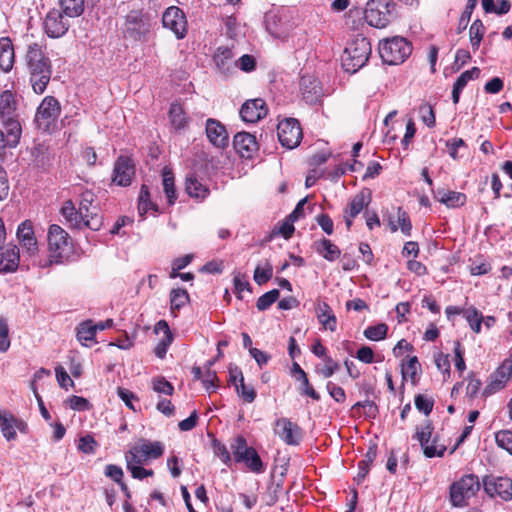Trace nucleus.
<instances>
[{"instance_id":"1","label":"nucleus","mask_w":512,"mask_h":512,"mask_svg":"<svg viewBox=\"0 0 512 512\" xmlns=\"http://www.w3.org/2000/svg\"><path fill=\"white\" fill-rule=\"evenodd\" d=\"M25 63L33 91L36 94L44 93L51 78L52 66L42 45L31 43L27 46Z\"/></svg>"},{"instance_id":"2","label":"nucleus","mask_w":512,"mask_h":512,"mask_svg":"<svg viewBox=\"0 0 512 512\" xmlns=\"http://www.w3.org/2000/svg\"><path fill=\"white\" fill-rule=\"evenodd\" d=\"M0 119L9 134L10 143H18L21 136V125L17 113V101L10 90L0 95Z\"/></svg>"},{"instance_id":"3","label":"nucleus","mask_w":512,"mask_h":512,"mask_svg":"<svg viewBox=\"0 0 512 512\" xmlns=\"http://www.w3.org/2000/svg\"><path fill=\"white\" fill-rule=\"evenodd\" d=\"M371 55V44L362 36H357L345 48L342 55V66L349 73H355L362 68Z\"/></svg>"},{"instance_id":"4","label":"nucleus","mask_w":512,"mask_h":512,"mask_svg":"<svg viewBox=\"0 0 512 512\" xmlns=\"http://www.w3.org/2000/svg\"><path fill=\"white\" fill-rule=\"evenodd\" d=\"M153 26V18L142 10H132L125 17L124 36L134 41H146Z\"/></svg>"},{"instance_id":"5","label":"nucleus","mask_w":512,"mask_h":512,"mask_svg":"<svg viewBox=\"0 0 512 512\" xmlns=\"http://www.w3.org/2000/svg\"><path fill=\"white\" fill-rule=\"evenodd\" d=\"M48 265L61 264L71 252V243L68 233L59 225L52 224L48 230Z\"/></svg>"},{"instance_id":"6","label":"nucleus","mask_w":512,"mask_h":512,"mask_svg":"<svg viewBox=\"0 0 512 512\" xmlns=\"http://www.w3.org/2000/svg\"><path fill=\"white\" fill-rule=\"evenodd\" d=\"M411 52L412 47L410 43L400 36H394L379 43L380 57L383 62L389 65L403 63Z\"/></svg>"},{"instance_id":"7","label":"nucleus","mask_w":512,"mask_h":512,"mask_svg":"<svg viewBox=\"0 0 512 512\" xmlns=\"http://www.w3.org/2000/svg\"><path fill=\"white\" fill-rule=\"evenodd\" d=\"M396 4L389 0H369L364 11V19L372 27H386L392 17Z\"/></svg>"},{"instance_id":"8","label":"nucleus","mask_w":512,"mask_h":512,"mask_svg":"<svg viewBox=\"0 0 512 512\" xmlns=\"http://www.w3.org/2000/svg\"><path fill=\"white\" fill-rule=\"evenodd\" d=\"M480 489L478 476L467 474L450 486V500L455 507H464L467 500L473 497Z\"/></svg>"},{"instance_id":"9","label":"nucleus","mask_w":512,"mask_h":512,"mask_svg":"<svg viewBox=\"0 0 512 512\" xmlns=\"http://www.w3.org/2000/svg\"><path fill=\"white\" fill-rule=\"evenodd\" d=\"M61 112L59 101L53 96H46L35 115V123L43 132L51 133L55 127Z\"/></svg>"},{"instance_id":"10","label":"nucleus","mask_w":512,"mask_h":512,"mask_svg":"<svg viewBox=\"0 0 512 512\" xmlns=\"http://www.w3.org/2000/svg\"><path fill=\"white\" fill-rule=\"evenodd\" d=\"M278 139L283 147L294 149L303 137L302 129L297 119L288 118L277 126Z\"/></svg>"},{"instance_id":"11","label":"nucleus","mask_w":512,"mask_h":512,"mask_svg":"<svg viewBox=\"0 0 512 512\" xmlns=\"http://www.w3.org/2000/svg\"><path fill=\"white\" fill-rule=\"evenodd\" d=\"M432 432L433 426L432 423L428 420L423 425L416 427L414 438L419 441L423 449V453L427 458H432L435 456L442 457L446 451V447L444 445H436V438H434L430 444Z\"/></svg>"},{"instance_id":"12","label":"nucleus","mask_w":512,"mask_h":512,"mask_svg":"<svg viewBox=\"0 0 512 512\" xmlns=\"http://www.w3.org/2000/svg\"><path fill=\"white\" fill-rule=\"evenodd\" d=\"M482 483L488 496L492 498L499 497L504 501L512 499V480L510 478L486 475Z\"/></svg>"},{"instance_id":"13","label":"nucleus","mask_w":512,"mask_h":512,"mask_svg":"<svg viewBox=\"0 0 512 512\" xmlns=\"http://www.w3.org/2000/svg\"><path fill=\"white\" fill-rule=\"evenodd\" d=\"M163 27L174 33L177 39H182L187 33V20L184 12L176 7H168L162 15Z\"/></svg>"},{"instance_id":"14","label":"nucleus","mask_w":512,"mask_h":512,"mask_svg":"<svg viewBox=\"0 0 512 512\" xmlns=\"http://www.w3.org/2000/svg\"><path fill=\"white\" fill-rule=\"evenodd\" d=\"M275 434L287 445H299L303 433L302 429L288 418H280L275 422Z\"/></svg>"},{"instance_id":"15","label":"nucleus","mask_w":512,"mask_h":512,"mask_svg":"<svg viewBox=\"0 0 512 512\" xmlns=\"http://www.w3.org/2000/svg\"><path fill=\"white\" fill-rule=\"evenodd\" d=\"M70 23L65 19L64 13L59 10H51L45 17L44 28L46 34L51 38L63 36L69 29Z\"/></svg>"},{"instance_id":"16","label":"nucleus","mask_w":512,"mask_h":512,"mask_svg":"<svg viewBox=\"0 0 512 512\" xmlns=\"http://www.w3.org/2000/svg\"><path fill=\"white\" fill-rule=\"evenodd\" d=\"M134 174L133 161L127 156H119L114 164L112 182L118 186H128L131 184Z\"/></svg>"},{"instance_id":"17","label":"nucleus","mask_w":512,"mask_h":512,"mask_svg":"<svg viewBox=\"0 0 512 512\" xmlns=\"http://www.w3.org/2000/svg\"><path fill=\"white\" fill-rule=\"evenodd\" d=\"M371 201V191L363 189L356 194L344 211L345 223L348 229L352 226V220L366 208Z\"/></svg>"},{"instance_id":"18","label":"nucleus","mask_w":512,"mask_h":512,"mask_svg":"<svg viewBox=\"0 0 512 512\" xmlns=\"http://www.w3.org/2000/svg\"><path fill=\"white\" fill-rule=\"evenodd\" d=\"M303 100L309 105H315L323 96L320 82L313 76H303L300 82Z\"/></svg>"},{"instance_id":"19","label":"nucleus","mask_w":512,"mask_h":512,"mask_svg":"<svg viewBox=\"0 0 512 512\" xmlns=\"http://www.w3.org/2000/svg\"><path fill=\"white\" fill-rule=\"evenodd\" d=\"M267 114V108L264 100L257 98L247 100L240 109V116L243 121L255 123Z\"/></svg>"},{"instance_id":"20","label":"nucleus","mask_w":512,"mask_h":512,"mask_svg":"<svg viewBox=\"0 0 512 512\" xmlns=\"http://www.w3.org/2000/svg\"><path fill=\"white\" fill-rule=\"evenodd\" d=\"M17 238L28 255L37 253L38 245L31 221L26 220L18 226Z\"/></svg>"},{"instance_id":"21","label":"nucleus","mask_w":512,"mask_h":512,"mask_svg":"<svg viewBox=\"0 0 512 512\" xmlns=\"http://www.w3.org/2000/svg\"><path fill=\"white\" fill-rule=\"evenodd\" d=\"M233 146L243 158H252L258 150V143L254 135L248 132H238L233 139Z\"/></svg>"},{"instance_id":"22","label":"nucleus","mask_w":512,"mask_h":512,"mask_svg":"<svg viewBox=\"0 0 512 512\" xmlns=\"http://www.w3.org/2000/svg\"><path fill=\"white\" fill-rule=\"evenodd\" d=\"M206 134L209 141L217 148L228 146L229 137L225 127L217 120L208 119L206 123Z\"/></svg>"},{"instance_id":"23","label":"nucleus","mask_w":512,"mask_h":512,"mask_svg":"<svg viewBox=\"0 0 512 512\" xmlns=\"http://www.w3.org/2000/svg\"><path fill=\"white\" fill-rule=\"evenodd\" d=\"M19 265V249L15 245H8L0 250V272H14Z\"/></svg>"},{"instance_id":"24","label":"nucleus","mask_w":512,"mask_h":512,"mask_svg":"<svg viewBox=\"0 0 512 512\" xmlns=\"http://www.w3.org/2000/svg\"><path fill=\"white\" fill-rule=\"evenodd\" d=\"M233 52L228 47H219L214 55V62L222 74L231 73L236 67V61L233 60Z\"/></svg>"},{"instance_id":"25","label":"nucleus","mask_w":512,"mask_h":512,"mask_svg":"<svg viewBox=\"0 0 512 512\" xmlns=\"http://www.w3.org/2000/svg\"><path fill=\"white\" fill-rule=\"evenodd\" d=\"M434 198L448 208L460 207L466 202L465 194L446 189H437L434 191Z\"/></svg>"},{"instance_id":"26","label":"nucleus","mask_w":512,"mask_h":512,"mask_svg":"<svg viewBox=\"0 0 512 512\" xmlns=\"http://www.w3.org/2000/svg\"><path fill=\"white\" fill-rule=\"evenodd\" d=\"M15 55L12 41L8 37L0 38V69L9 72L14 65Z\"/></svg>"},{"instance_id":"27","label":"nucleus","mask_w":512,"mask_h":512,"mask_svg":"<svg viewBox=\"0 0 512 512\" xmlns=\"http://www.w3.org/2000/svg\"><path fill=\"white\" fill-rule=\"evenodd\" d=\"M315 251L327 261H334L341 255L340 249L329 239L322 238L314 243Z\"/></svg>"},{"instance_id":"28","label":"nucleus","mask_w":512,"mask_h":512,"mask_svg":"<svg viewBox=\"0 0 512 512\" xmlns=\"http://www.w3.org/2000/svg\"><path fill=\"white\" fill-rule=\"evenodd\" d=\"M317 317L325 329L335 331L337 326V319L331 307L326 302L318 303Z\"/></svg>"},{"instance_id":"29","label":"nucleus","mask_w":512,"mask_h":512,"mask_svg":"<svg viewBox=\"0 0 512 512\" xmlns=\"http://www.w3.org/2000/svg\"><path fill=\"white\" fill-rule=\"evenodd\" d=\"M162 184L168 204L173 205L177 200V192L174 183V174L167 167L162 170Z\"/></svg>"},{"instance_id":"30","label":"nucleus","mask_w":512,"mask_h":512,"mask_svg":"<svg viewBox=\"0 0 512 512\" xmlns=\"http://www.w3.org/2000/svg\"><path fill=\"white\" fill-rule=\"evenodd\" d=\"M137 451L141 452V456L144 457V460L148 458L157 459L163 454L164 446L158 441L150 442L141 440L139 445H137Z\"/></svg>"},{"instance_id":"31","label":"nucleus","mask_w":512,"mask_h":512,"mask_svg":"<svg viewBox=\"0 0 512 512\" xmlns=\"http://www.w3.org/2000/svg\"><path fill=\"white\" fill-rule=\"evenodd\" d=\"M61 214L72 228L78 229L80 223H82V212H79V210L75 208L71 200H68L64 203L61 209Z\"/></svg>"},{"instance_id":"32","label":"nucleus","mask_w":512,"mask_h":512,"mask_svg":"<svg viewBox=\"0 0 512 512\" xmlns=\"http://www.w3.org/2000/svg\"><path fill=\"white\" fill-rule=\"evenodd\" d=\"M236 463H244L251 472L256 474H261L265 471V465L255 449L243 455V458L238 459Z\"/></svg>"},{"instance_id":"33","label":"nucleus","mask_w":512,"mask_h":512,"mask_svg":"<svg viewBox=\"0 0 512 512\" xmlns=\"http://www.w3.org/2000/svg\"><path fill=\"white\" fill-rule=\"evenodd\" d=\"M185 190L193 198H205L208 194V189L194 175L186 177Z\"/></svg>"},{"instance_id":"34","label":"nucleus","mask_w":512,"mask_h":512,"mask_svg":"<svg viewBox=\"0 0 512 512\" xmlns=\"http://www.w3.org/2000/svg\"><path fill=\"white\" fill-rule=\"evenodd\" d=\"M376 456L377 447L376 445H373L368 449L365 458L358 463L359 472L355 477L357 483H361L365 479L366 475L369 472L370 464L375 460Z\"/></svg>"},{"instance_id":"35","label":"nucleus","mask_w":512,"mask_h":512,"mask_svg":"<svg viewBox=\"0 0 512 512\" xmlns=\"http://www.w3.org/2000/svg\"><path fill=\"white\" fill-rule=\"evenodd\" d=\"M20 425L22 423H18L17 420L13 417H7L6 415H3L0 413V429L3 434V436L8 440H13L16 437V431L15 427L20 428Z\"/></svg>"},{"instance_id":"36","label":"nucleus","mask_w":512,"mask_h":512,"mask_svg":"<svg viewBox=\"0 0 512 512\" xmlns=\"http://www.w3.org/2000/svg\"><path fill=\"white\" fill-rule=\"evenodd\" d=\"M59 3L66 17H78L84 11V0H59Z\"/></svg>"},{"instance_id":"37","label":"nucleus","mask_w":512,"mask_h":512,"mask_svg":"<svg viewBox=\"0 0 512 512\" xmlns=\"http://www.w3.org/2000/svg\"><path fill=\"white\" fill-rule=\"evenodd\" d=\"M103 223V218L99 214V208L98 207H92V211L90 214H85L82 218V223H80V226L78 229L83 228H89L93 231L100 230Z\"/></svg>"},{"instance_id":"38","label":"nucleus","mask_w":512,"mask_h":512,"mask_svg":"<svg viewBox=\"0 0 512 512\" xmlns=\"http://www.w3.org/2000/svg\"><path fill=\"white\" fill-rule=\"evenodd\" d=\"M253 449V447L248 446L247 441L243 436L235 437L230 444V450L235 462L238 459L243 458V455L248 454Z\"/></svg>"},{"instance_id":"39","label":"nucleus","mask_w":512,"mask_h":512,"mask_svg":"<svg viewBox=\"0 0 512 512\" xmlns=\"http://www.w3.org/2000/svg\"><path fill=\"white\" fill-rule=\"evenodd\" d=\"M189 302V294L183 288L172 289L170 293L171 311L180 310Z\"/></svg>"},{"instance_id":"40","label":"nucleus","mask_w":512,"mask_h":512,"mask_svg":"<svg viewBox=\"0 0 512 512\" xmlns=\"http://www.w3.org/2000/svg\"><path fill=\"white\" fill-rule=\"evenodd\" d=\"M95 327L91 320L82 322L77 328V339L85 346H88L87 341L95 340Z\"/></svg>"},{"instance_id":"41","label":"nucleus","mask_w":512,"mask_h":512,"mask_svg":"<svg viewBox=\"0 0 512 512\" xmlns=\"http://www.w3.org/2000/svg\"><path fill=\"white\" fill-rule=\"evenodd\" d=\"M169 118H170L171 124L176 129L183 128L187 123V119H186L184 110H183L182 106L178 103L171 104L170 110H169Z\"/></svg>"},{"instance_id":"42","label":"nucleus","mask_w":512,"mask_h":512,"mask_svg":"<svg viewBox=\"0 0 512 512\" xmlns=\"http://www.w3.org/2000/svg\"><path fill=\"white\" fill-rule=\"evenodd\" d=\"M463 316L469 323L470 328L475 333H480L483 320L482 313L479 312L476 308L470 307L464 310Z\"/></svg>"},{"instance_id":"43","label":"nucleus","mask_w":512,"mask_h":512,"mask_svg":"<svg viewBox=\"0 0 512 512\" xmlns=\"http://www.w3.org/2000/svg\"><path fill=\"white\" fill-rule=\"evenodd\" d=\"M280 18L274 12H267L264 16V25L266 30L274 37H280L281 31L279 29Z\"/></svg>"},{"instance_id":"44","label":"nucleus","mask_w":512,"mask_h":512,"mask_svg":"<svg viewBox=\"0 0 512 512\" xmlns=\"http://www.w3.org/2000/svg\"><path fill=\"white\" fill-rule=\"evenodd\" d=\"M273 275V267L269 262H266L263 267L258 265L255 268L253 279L258 285H263L268 282Z\"/></svg>"},{"instance_id":"45","label":"nucleus","mask_w":512,"mask_h":512,"mask_svg":"<svg viewBox=\"0 0 512 512\" xmlns=\"http://www.w3.org/2000/svg\"><path fill=\"white\" fill-rule=\"evenodd\" d=\"M388 326L385 323H380L375 326H369L364 331V336L372 341H379L386 337Z\"/></svg>"},{"instance_id":"46","label":"nucleus","mask_w":512,"mask_h":512,"mask_svg":"<svg viewBox=\"0 0 512 512\" xmlns=\"http://www.w3.org/2000/svg\"><path fill=\"white\" fill-rule=\"evenodd\" d=\"M280 292L278 289H272L257 300L256 307L259 311L267 310L279 298Z\"/></svg>"},{"instance_id":"47","label":"nucleus","mask_w":512,"mask_h":512,"mask_svg":"<svg viewBox=\"0 0 512 512\" xmlns=\"http://www.w3.org/2000/svg\"><path fill=\"white\" fill-rule=\"evenodd\" d=\"M470 42L474 49H478L484 34V26L481 20H475L469 29Z\"/></svg>"},{"instance_id":"48","label":"nucleus","mask_w":512,"mask_h":512,"mask_svg":"<svg viewBox=\"0 0 512 512\" xmlns=\"http://www.w3.org/2000/svg\"><path fill=\"white\" fill-rule=\"evenodd\" d=\"M240 376V383L239 385H236V391L239 396H241L244 401L247 403H252L256 398V391L252 386L246 385L244 383V377L242 375V372H239Z\"/></svg>"},{"instance_id":"49","label":"nucleus","mask_w":512,"mask_h":512,"mask_svg":"<svg viewBox=\"0 0 512 512\" xmlns=\"http://www.w3.org/2000/svg\"><path fill=\"white\" fill-rule=\"evenodd\" d=\"M480 75V69L473 67L464 71L455 81L453 87L463 90L470 80L477 79Z\"/></svg>"},{"instance_id":"50","label":"nucleus","mask_w":512,"mask_h":512,"mask_svg":"<svg viewBox=\"0 0 512 512\" xmlns=\"http://www.w3.org/2000/svg\"><path fill=\"white\" fill-rule=\"evenodd\" d=\"M212 446H213V450H214L215 455L218 458H220V460L225 465L230 467L231 463H232V456H231V453L228 450V448L224 444H222L220 441H218L216 439L213 441Z\"/></svg>"},{"instance_id":"51","label":"nucleus","mask_w":512,"mask_h":512,"mask_svg":"<svg viewBox=\"0 0 512 512\" xmlns=\"http://www.w3.org/2000/svg\"><path fill=\"white\" fill-rule=\"evenodd\" d=\"M153 390L157 393L172 395L174 392L173 385L163 377H156L152 380Z\"/></svg>"},{"instance_id":"52","label":"nucleus","mask_w":512,"mask_h":512,"mask_svg":"<svg viewBox=\"0 0 512 512\" xmlns=\"http://www.w3.org/2000/svg\"><path fill=\"white\" fill-rule=\"evenodd\" d=\"M95 201V195L91 191H85L81 195V201L79 205V212H82V216L85 214H90L92 211V207H97L93 205Z\"/></svg>"},{"instance_id":"53","label":"nucleus","mask_w":512,"mask_h":512,"mask_svg":"<svg viewBox=\"0 0 512 512\" xmlns=\"http://www.w3.org/2000/svg\"><path fill=\"white\" fill-rule=\"evenodd\" d=\"M415 406L420 411L423 412L426 416L432 412L434 401L432 398L427 397L422 394H418L415 396Z\"/></svg>"},{"instance_id":"54","label":"nucleus","mask_w":512,"mask_h":512,"mask_svg":"<svg viewBox=\"0 0 512 512\" xmlns=\"http://www.w3.org/2000/svg\"><path fill=\"white\" fill-rule=\"evenodd\" d=\"M419 114L424 124H426L428 127L435 126V113L430 104L425 103L421 105L419 107Z\"/></svg>"},{"instance_id":"55","label":"nucleus","mask_w":512,"mask_h":512,"mask_svg":"<svg viewBox=\"0 0 512 512\" xmlns=\"http://www.w3.org/2000/svg\"><path fill=\"white\" fill-rule=\"evenodd\" d=\"M10 347L9 328L7 321L0 317V352H6Z\"/></svg>"},{"instance_id":"56","label":"nucleus","mask_w":512,"mask_h":512,"mask_svg":"<svg viewBox=\"0 0 512 512\" xmlns=\"http://www.w3.org/2000/svg\"><path fill=\"white\" fill-rule=\"evenodd\" d=\"M496 442L499 447L507 450L512 454V432L511 431H499L495 436Z\"/></svg>"},{"instance_id":"57","label":"nucleus","mask_w":512,"mask_h":512,"mask_svg":"<svg viewBox=\"0 0 512 512\" xmlns=\"http://www.w3.org/2000/svg\"><path fill=\"white\" fill-rule=\"evenodd\" d=\"M96 446L97 442L91 435H85L79 439L78 449L85 454H93Z\"/></svg>"},{"instance_id":"58","label":"nucleus","mask_w":512,"mask_h":512,"mask_svg":"<svg viewBox=\"0 0 512 512\" xmlns=\"http://www.w3.org/2000/svg\"><path fill=\"white\" fill-rule=\"evenodd\" d=\"M69 407L73 410L77 411H86L89 410L91 405L86 398L80 396H71L67 400Z\"/></svg>"},{"instance_id":"59","label":"nucleus","mask_w":512,"mask_h":512,"mask_svg":"<svg viewBox=\"0 0 512 512\" xmlns=\"http://www.w3.org/2000/svg\"><path fill=\"white\" fill-rule=\"evenodd\" d=\"M360 407L364 409L365 415L369 418H375L378 414L377 405L373 401H370L369 399H366L365 401L357 402L353 406V409H357Z\"/></svg>"},{"instance_id":"60","label":"nucleus","mask_w":512,"mask_h":512,"mask_svg":"<svg viewBox=\"0 0 512 512\" xmlns=\"http://www.w3.org/2000/svg\"><path fill=\"white\" fill-rule=\"evenodd\" d=\"M325 366L319 369L317 372L321 374L324 378L331 377L336 371L339 370V364L334 361L331 357H325Z\"/></svg>"},{"instance_id":"61","label":"nucleus","mask_w":512,"mask_h":512,"mask_svg":"<svg viewBox=\"0 0 512 512\" xmlns=\"http://www.w3.org/2000/svg\"><path fill=\"white\" fill-rule=\"evenodd\" d=\"M397 215H398L399 226H400L402 233L405 236H410L412 225H411V222H410V219H409L407 213L405 211H403L401 208H398Z\"/></svg>"},{"instance_id":"62","label":"nucleus","mask_w":512,"mask_h":512,"mask_svg":"<svg viewBox=\"0 0 512 512\" xmlns=\"http://www.w3.org/2000/svg\"><path fill=\"white\" fill-rule=\"evenodd\" d=\"M55 372H56L57 381L62 388L67 390L68 386L74 385V382L72 381V379L70 378V376L68 375V373L62 366H57L55 368Z\"/></svg>"},{"instance_id":"63","label":"nucleus","mask_w":512,"mask_h":512,"mask_svg":"<svg viewBox=\"0 0 512 512\" xmlns=\"http://www.w3.org/2000/svg\"><path fill=\"white\" fill-rule=\"evenodd\" d=\"M327 391L330 396L338 403H343L346 399L345 391L343 388L336 386L333 382H328L326 385Z\"/></svg>"},{"instance_id":"64","label":"nucleus","mask_w":512,"mask_h":512,"mask_svg":"<svg viewBox=\"0 0 512 512\" xmlns=\"http://www.w3.org/2000/svg\"><path fill=\"white\" fill-rule=\"evenodd\" d=\"M419 366L418 358L413 356L408 360L406 364L402 365V373L404 376L409 375L411 379H414Z\"/></svg>"}]
</instances>
